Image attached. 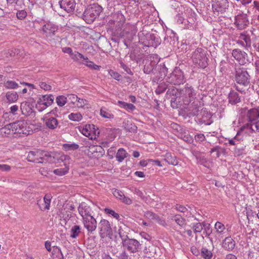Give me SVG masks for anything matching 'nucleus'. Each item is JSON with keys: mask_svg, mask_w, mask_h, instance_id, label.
Returning <instances> with one entry per match:
<instances>
[{"mask_svg": "<svg viewBox=\"0 0 259 259\" xmlns=\"http://www.w3.org/2000/svg\"><path fill=\"white\" fill-rule=\"evenodd\" d=\"M215 229L217 230V231L219 233H222L225 229V228L224 225L222 223L218 222L215 224Z\"/></svg>", "mask_w": 259, "mask_h": 259, "instance_id": "57", "label": "nucleus"}, {"mask_svg": "<svg viewBox=\"0 0 259 259\" xmlns=\"http://www.w3.org/2000/svg\"><path fill=\"white\" fill-rule=\"evenodd\" d=\"M12 123L6 125L5 126L0 128V135L3 137H8L13 135Z\"/></svg>", "mask_w": 259, "mask_h": 259, "instance_id": "27", "label": "nucleus"}, {"mask_svg": "<svg viewBox=\"0 0 259 259\" xmlns=\"http://www.w3.org/2000/svg\"><path fill=\"white\" fill-rule=\"evenodd\" d=\"M54 96L52 95H43L37 101L36 105L39 111H42L53 103Z\"/></svg>", "mask_w": 259, "mask_h": 259, "instance_id": "11", "label": "nucleus"}, {"mask_svg": "<svg viewBox=\"0 0 259 259\" xmlns=\"http://www.w3.org/2000/svg\"><path fill=\"white\" fill-rule=\"evenodd\" d=\"M63 147L66 150H74L77 149L79 148V146L75 143L65 144L63 145Z\"/></svg>", "mask_w": 259, "mask_h": 259, "instance_id": "49", "label": "nucleus"}, {"mask_svg": "<svg viewBox=\"0 0 259 259\" xmlns=\"http://www.w3.org/2000/svg\"><path fill=\"white\" fill-rule=\"evenodd\" d=\"M206 226H207V225L204 223L201 224L199 223H197L195 224V225H194V226L193 227L194 232L196 233H200L203 230V227L204 228V229H206V228H205Z\"/></svg>", "mask_w": 259, "mask_h": 259, "instance_id": "44", "label": "nucleus"}, {"mask_svg": "<svg viewBox=\"0 0 259 259\" xmlns=\"http://www.w3.org/2000/svg\"><path fill=\"white\" fill-rule=\"evenodd\" d=\"M52 257L53 259H64V256L59 247L53 246Z\"/></svg>", "mask_w": 259, "mask_h": 259, "instance_id": "31", "label": "nucleus"}, {"mask_svg": "<svg viewBox=\"0 0 259 259\" xmlns=\"http://www.w3.org/2000/svg\"><path fill=\"white\" fill-rule=\"evenodd\" d=\"M201 255L204 259H211L212 257V253L206 248L202 247L201 250Z\"/></svg>", "mask_w": 259, "mask_h": 259, "instance_id": "38", "label": "nucleus"}, {"mask_svg": "<svg viewBox=\"0 0 259 259\" xmlns=\"http://www.w3.org/2000/svg\"><path fill=\"white\" fill-rule=\"evenodd\" d=\"M6 97L8 102L9 103L15 102L18 99V95L16 92L13 91L8 92Z\"/></svg>", "mask_w": 259, "mask_h": 259, "instance_id": "32", "label": "nucleus"}, {"mask_svg": "<svg viewBox=\"0 0 259 259\" xmlns=\"http://www.w3.org/2000/svg\"><path fill=\"white\" fill-rule=\"evenodd\" d=\"M90 152L92 153V154H94V153L96 152L97 153H98V152H99V153H100V154H98L97 156H99V155H103V153H102V151L101 150H103L102 149V148L100 146H92V147H90Z\"/></svg>", "mask_w": 259, "mask_h": 259, "instance_id": "52", "label": "nucleus"}, {"mask_svg": "<svg viewBox=\"0 0 259 259\" xmlns=\"http://www.w3.org/2000/svg\"><path fill=\"white\" fill-rule=\"evenodd\" d=\"M102 7L97 4L88 6L82 15V19L88 23L91 24L102 12Z\"/></svg>", "mask_w": 259, "mask_h": 259, "instance_id": "3", "label": "nucleus"}, {"mask_svg": "<svg viewBox=\"0 0 259 259\" xmlns=\"http://www.w3.org/2000/svg\"><path fill=\"white\" fill-rule=\"evenodd\" d=\"M70 57L74 61H78L80 59H82L83 60H88L87 57H84L82 54L77 51L73 52Z\"/></svg>", "mask_w": 259, "mask_h": 259, "instance_id": "37", "label": "nucleus"}, {"mask_svg": "<svg viewBox=\"0 0 259 259\" xmlns=\"http://www.w3.org/2000/svg\"><path fill=\"white\" fill-rule=\"evenodd\" d=\"M95 126L94 125V124H88V125H85V126L82 128V134L89 138L91 140H93V139H95L96 138V137H93L92 135H91V128H92L93 130H95Z\"/></svg>", "mask_w": 259, "mask_h": 259, "instance_id": "29", "label": "nucleus"}, {"mask_svg": "<svg viewBox=\"0 0 259 259\" xmlns=\"http://www.w3.org/2000/svg\"><path fill=\"white\" fill-rule=\"evenodd\" d=\"M4 87L7 89H16L19 87L18 84L12 80H8L5 82Z\"/></svg>", "mask_w": 259, "mask_h": 259, "instance_id": "48", "label": "nucleus"}, {"mask_svg": "<svg viewBox=\"0 0 259 259\" xmlns=\"http://www.w3.org/2000/svg\"><path fill=\"white\" fill-rule=\"evenodd\" d=\"M68 169L69 168L66 166V164H65V167L64 168H57L55 169L53 172L56 175L62 176L67 173Z\"/></svg>", "mask_w": 259, "mask_h": 259, "instance_id": "41", "label": "nucleus"}, {"mask_svg": "<svg viewBox=\"0 0 259 259\" xmlns=\"http://www.w3.org/2000/svg\"><path fill=\"white\" fill-rule=\"evenodd\" d=\"M239 38L243 40L246 47L250 48L251 47V39L249 35L246 34L245 33H241L239 36Z\"/></svg>", "mask_w": 259, "mask_h": 259, "instance_id": "36", "label": "nucleus"}, {"mask_svg": "<svg viewBox=\"0 0 259 259\" xmlns=\"http://www.w3.org/2000/svg\"><path fill=\"white\" fill-rule=\"evenodd\" d=\"M109 73L113 78L117 80H120L121 77V75H120L118 73L112 70H110L109 71Z\"/></svg>", "mask_w": 259, "mask_h": 259, "instance_id": "58", "label": "nucleus"}, {"mask_svg": "<svg viewBox=\"0 0 259 259\" xmlns=\"http://www.w3.org/2000/svg\"><path fill=\"white\" fill-rule=\"evenodd\" d=\"M166 94L171 97V103L175 105L189 104L196 98V92L194 88L189 84L187 83L181 89H177L174 86L168 88Z\"/></svg>", "mask_w": 259, "mask_h": 259, "instance_id": "1", "label": "nucleus"}, {"mask_svg": "<svg viewBox=\"0 0 259 259\" xmlns=\"http://www.w3.org/2000/svg\"><path fill=\"white\" fill-rule=\"evenodd\" d=\"M87 104L88 101L82 98H78V100H77V102L76 103L75 107L82 108L85 105Z\"/></svg>", "mask_w": 259, "mask_h": 259, "instance_id": "50", "label": "nucleus"}, {"mask_svg": "<svg viewBox=\"0 0 259 259\" xmlns=\"http://www.w3.org/2000/svg\"><path fill=\"white\" fill-rule=\"evenodd\" d=\"M39 86L45 91H50L52 89L51 85L45 82H40Z\"/></svg>", "mask_w": 259, "mask_h": 259, "instance_id": "59", "label": "nucleus"}, {"mask_svg": "<svg viewBox=\"0 0 259 259\" xmlns=\"http://www.w3.org/2000/svg\"><path fill=\"white\" fill-rule=\"evenodd\" d=\"M156 66L155 63L153 61L147 62L144 65L143 71L146 74L153 73L154 67Z\"/></svg>", "mask_w": 259, "mask_h": 259, "instance_id": "30", "label": "nucleus"}, {"mask_svg": "<svg viewBox=\"0 0 259 259\" xmlns=\"http://www.w3.org/2000/svg\"><path fill=\"white\" fill-rule=\"evenodd\" d=\"M84 227L87 229L88 231L92 233L97 228V221L96 219L91 216L88 218H85L82 219Z\"/></svg>", "mask_w": 259, "mask_h": 259, "instance_id": "14", "label": "nucleus"}, {"mask_svg": "<svg viewBox=\"0 0 259 259\" xmlns=\"http://www.w3.org/2000/svg\"><path fill=\"white\" fill-rule=\"evenodd\" d=\"M195 139L196 141L202 142L204 141L205 138L203 134H199L195 136Z\"/></svg>", "mask_w": 259, "mask_h": 259, "instance_id": "62", "label": "nucleus"}, {"mask_svg": "<svg viewBox=\"0 0 259 259\" xmlns=\"http://www.w3.org/2000/svg\"><path fill=\"white\" fill-rule=\"evenodd\" d=\"M139 41L145 46L156 48L160 44L161 40L159 37H156L154 34L146 33L141 31L138 33Z\"/></svg>", "mask_w": 259, "mask_h": 259, "instance_id": "4", "label": "nucleus"}, {"mask_svg": "<svg viewBox=\"0 0 259 259\" xmlns=\"http://www.w3.org/2000/svg\"><path fill=\"white\" fill-rule=\"evenodd\" d=\"M123 247L130 253H136L141 249V244L135 239H128L122 243Z\"/></svg>", "mask_w": 259, "mask_h": 259, "instance_id": "10", "label": "nucleus"}, {"mask_svg": "<svg viewBox=\"0 0 259 259\" xmlns=\"http://www.w3.org/2000/svg\"><path fill=\"white\" fill-rule=\"evenodd\" d=\"M129 232L130 228L126 225H123V226L120 227L118 230V234L121 239V243L123 242L124 240H126V239H129Z\"/></svg>", "mask_w": 259, "mask_h": 259, "instance_id": "23", "label": "nucleus"}, {"mask_svg": "<svg viewBox=\"0 0 259 259\" xmlns=\"http://www.w3.org/2000/svg\"><path fill=\"white\" fill-rule=\"evenodd\" d=\"M192 59L193 63L199 67L204 68L207 66V58L204 51L201 48H197L193 52Z\"/></svg>", "mask_w": 259, "mask_h": 259, "instance_id": "6", "label": "nucleus"}, {"mask_svg": "<svg viewBox=\"0 0 259 259\" xmlns=\"http://www.w3.org/2000/svg\"><path fill=\"white\" fill-rule=\"evenodd\" d=\"M11 166L7 164H0V170L2 171H8L10 170Z\"/></svg>", "mask_w": 259, "mask_h": 259, "instance_id": "63", "label": "nucleus"}, {"mask_svg": "<svg viewBox=\"0 0 259 259\" xmlns=\"http://www.w3.org/2000/svg\"><path fill=\"white\" fill-rule=\"evenodd\" d=\"M58 26L55 24L48 23L44 25L42 30L43 34L46 37H52L55 35V33L58 30Z\"/></svg>", "mask_w": 259, "mask_h": 259, "instance_id": "16", "label": "nucleus"}, {"mask_svg": "<svg viewBox=\"0 0 259 259\" xmlns=\"http://www.w3.org/2000/svg\"><path fill=\"white\" fill-rule=\"evenodd\" d=\"M59 5L62 9L69 13L74 10L76 3L74 0H61Z\"/></svg>", "mask_w": 259, "mask_h": 259, "instance_id": "18", "label": "nucleus"}, {"mask_svg": "<svg viewBox=\"0 0 259 259\" xmlns=\"http://www.w3.org/2000/svg\"><path fill=\"white\" fill-rule=\"evenodd\" d=\"M80 227L78 225L73 226L70 230V237L72 238H76L80 233Z\"/></svg>", "mask_w": 259, "mask_h": 259, "instance_id": "35", "label": "nucleus"}, {"mask_svg": "<svg viewBox=\"0 0 259 259\" xmlns=\"http://www.w3.org/2000/svg\"><path fill=\"white\" fill-rule=\"evenodd\" d=\"M228 98L229 102L231 104H236L241 101L238 94L234 91H232L230 93Z\"/></svg>", "mask_w": 259, "mask_h": 259, "instance_id": "28", "label": "nucleus"}, {"mask_svg": "<svg viewBox=\"0 0 259 259\" xmlns=\"http://www.w3.org/2000/svg\"><path fill=\"white\" fill-rule=\"evenodd\" d=\"M122 198L120 200L122 202L127 205H130L132 204L133 200L129 197H126L125 195L122 197Z\"/></svg>", "mask_w": 259, "mask_h": 259, "instance_id": "61", "label": "nucleus"}, {"mask_svg": "<svg viewBox=\"0 0 259 259\" xmlns=\"http://www.w3.org/2000/svg\"><path fill=\"white\" fill-rule=\"evenodd\" d=\"M183 72L179 68H176L166 78V81L174 85H180L185 82Z\"/></svg>", "mask_w": 259, "mask_h": 259, "instance_id": "7", "label": "nucleus"}, {"mask_svg": "<svg viewBox=\"0 0 259 259\" xmlns=\"http://www.w3.org/2000/svg\"><path fill=\"white\" fill-rule=\"evenodd\" d=\"M172 220H174L176 223L180 226H183L185 224V220L180 215L176 214L173 217Z\"/></svg>", "mask_w": 259, "mask_h": 259, "instance_id": "43", "label": "nucleus"}, {"mask_svg": "<svg viewBox=\"0 0 259 259\" xmlns=\"http://www.w3.org/2000/svg\"><path fill=\"white\" fill-rule=\"evenodd\" d=\"M27 16L26 12L24 10H21L17 13V17L18 19L22 20Z\"/></svg>", "mask_w": 259, "mask_h": 259, "instance_id": "60", "label": "nucleus"}, {"mask_svg": "<svg viewBox=\"0 0 259 259\" xmlns=\"http://www.w3.org/2000/svg\"><path fill=\"white\" fill-rule=\"evenodd\" d=\"M42 150L37 149L34 151H31L28 153L27 159L28 161L37 163H43L44 161L42 159Z\"/></svg>", "mask_w": 259, "mask_h": 259, "instance_id": "12", "label": "nucleus"}, {"mask_svg": "<svg viewBox=\"0 0 259 259\" xmlns=\"http://www.w3.org/2000/svg\"><path fill=\"white\" fill-rule=\"evenodd\" d=\"M20 109L22 114L25 116H29L33 113L32 106L29 102H22Z\"/></svg>", "mask_w": 259, "mask_h": 259, "instance_id": "22", "label": "nucleus"}, {"mask_svg": "<svg viewBox=\"0 0 259 259\" xmlns=\"http://www.w3.org/2000/svg\"><path fill=\"white\" fill-rule=\"evenodd\" d=\"M112 193L113 195L120 201L122 198V197L124 195L123 192L117 189L114 190Z\"/></svg>", "mask_w": 259, "mask_h": 259, "instance_id": "53", "label": "nucleus"}, {"mask_svg": "<svg viewBox=\"0 0 259 259\" xmlns=\"http://www.w3.org/2000/svg\"><path fill=\"white\" fill-rule=\"evenodd\" d=\"M78 211L82 217V219L93 216L92 213L93 211L92 208L85 202H82L79 205Z\"/></svg>", "mask_w": 259, "mask_h": 259, "instance_id": "15", "label": "nucleus"}, {"mask_svg": "<svg viewBox=\"0 0 259 259\" xmlns=\"http://www.w3.org/2000/svg\"><path fill=\"white\" fill-rule=\"evenodd\" d=\"M247 128L251 130L252 131H259V120H255Z\"/></svg>", "mask_w": 259, "mask_h": 259, "instance_id": "56", "label": "nucleus"}, {"mask_svg": "<svg viewBox=\"0 0 259 259\" xmlns=\"http://www.w3.org/2000/svg\"><path fill=\"white\" fill-rule=\"evenodd\" d=\"M232 55L236 60L241 62L243 64L244 63L243 59H245L247 56L246 52L238 49H234L232 51Z\"/></svg>", "mask_w": 259, "mask_h": 259, "instance_id": "20", "label": "nucleus"}, {"mask_svg": "<svg viewBox=\"0 0 259 259\" xmlns=\"http://www.w3.org/2000/svg\"><path fill=\"white\" fill-rule=\"evenodd\" d=\"M68 118L71 120L74 121H79L82 119V116L80 113H72L69 115Z\"/></svg>", "mask_w": 259, "mask_h": 259, "instance_id": "42", "label": "nucleus"}, {"mask_svg": "<svg viewBox=\"0 0 259 259\" xmlns=\"http://www.w3.org/2000/svg\"><path fill=\"white\" fill-rule=\"evenodd\" d=\"M235 241L231 237H227L222 242V247L228 251L232 250L235 246Z\"/></svg>", "mask_w": 259, "mask_h": 259, "instance_id": "21", "label": "nucleus"}, {"mask_svg": "<svg viewBox=\"0 0 259 259\" xmlns=\"http://www.w3.org/2000/svg\"><path fill=\"white\" fill-rule=\"evenodd\" d=\"M68 104L71 107H75L76 103L77 102V100H78V97L74 94H71L68 96Z\"/></svg>", "mask_w": 259, "mask_h": 259, "instance_id": "39", "label": "nucleus"}, {"mask_svg": "<svg viewBox=\"0 0 259 259\" xmlns=\"http://www.w3.org/2000/svg\"><path fill=\"white\" fill-rule=\"evenodd\" d=\"M246 117L248 122L246 124V126L248 128L259 117V111L255 108L251 109L248 110Z\"/></svg>", "mask_w": 259, "mask_h": 259, "instance_id": "17", "label": "nucleus"}, {"mask_svg": "<svg viewBox=\"0 0 259 259\" xmlns=\"http://www.w3.org/2000/svg\"><path fill=\"white\" fill-rule=\"evenodd\" d=\"M12 123L13 136L15 138L20 137L22 135H28L26 129V123L24 121H18Z\"/></svg>", "mask_w": 259, "mask_h": 259, "instance_id": "8", "label": "nucleus"}, {"mask_svg": "<svg viewBox=\"0 0 259 259\" xmlns=\"http://www.w3.org/2000/svg\"><path fill=\"white\" fill-rule=\"evenodd\" d=\"M52 199V196L51 194H46L42 200L43 202H44V204H45V207L42 208V209H47V210L50 209V203Z\"/></svg>", "mask_w": 259, "mask_h": 259, "instance_id": "40", "label": "nucleus"}, {"mask_svg": "<svg viewBox=\"0 0 259 259\" xmlns=\"http://www.w3.org/2000/svg\"><path fill=\"white\" fill-rule=\"evenodd\" d=\"M250 75L246 70L241 68L236 70L235 80L237 84H235L236 90L241 93L244 92V88L250 84Z\"/></svg>", "mask_w": 259, "mask_h": 259, "instance_id": "2", "label": "nucleus"}, {"mask_svg": "<svg viewBox=\"0 0 259 259\" xmlns=\"http://www.w3.org/2000/svg\"><path fill=\"white\" fill-rule=\"evenodd\" d=\"M86 62L85 63H82V64L85 65L87 67L90 68L93 70H99L101 68L100 66L97 65L92 61H89L88 60H85Z\"/></svg>", "mask_w": 259, "mask_h": 259, "instance_id": "46", "label": "nucleus"}, {"mask_svg": "<svg viewBox=\"0 0 259 259\" xmlns=\"http://www.w3.org/2000/svg\"><path fill=\"white\" fill-rule=\"evenodd\" d=\"M99 235L101 238L110 237L112 234V229L110 222L105 219H102L99 224Z\"/></svg>", "mask_w": 259, "mask_h": 259, "instance_id": "9", "label": "nucleus"}, {"mask_svg": "<svg viewBox=\"0 0 259 259\" xmlns=\"http://www.w3.org/2000/svg\"><path fill=\"white\" fill-rule=\"evenodd\" d=\"M115 16L116 17V21L117 22L120 24H123V23H124L125 21V18L123 14L121 12V11H118V12H117L116 14H115Z\"/></svg>", "mask_w": 259, "mask_h": 259, "instance_id": "47", "label": "nucleus"}, {"mask_svg": "<svg viewBox=\"0 0 259 259\" xmlns=\"http://www.w3.org/2000/svg\"><path fill=\"white\" fill-rule=\"evenodd\" d=\"M105 211L107 213L111 214L112 216H113L114 218L116 219L117 220H120L119 218V214L115 212L113 210L109 208H105Z\"/></svg>", "mask_w": 259, "mask_h": 259, "instance_id": "55", "label": "nucleus"}, {"mask_svg": "<svg viewBox=\"0 0 259 259\" xmlns=\"http://www.w3.org/2000/svg\"><path fill=\"white\" fill-rule=\"evenodd\" d=\"M42 153L43 154H42L41 161H44V163H56L57 160L64 161L70 159L69 156L58 152L42 150Z\"/></svg>", "mask_w": 259, "mask_h": 259, "instance_id": "5", "label": "nucleus"}, {"mask_svg": "<svg viewBox=\"0 0 259 259\" xmlns=\"http://www.w3.org/2000/svg\"><path fill=\"white\" fill-rule=\"evenodd\" d=\"M56 103L60 107L63 106L67 102V98L64 96H59L56 98Z\"/></svg>", "mask_w": 259, "mask_h": 259, "instance_id": "45", "label": "nucleus"}, {"mask_svg": "<svg viewBox=\"0 0 259 259\" xmlns=\"http://www.w3.org/2000/svg\"><path fill=\"white\" fill-rule=\"evenodd\" d=\"M45 125L50 130H54L57 127L59 124V121L54 117L47 116L43 118Z\"/></svg>", "mask_w": 259, "mask_h": 259, "instance_id": "19", "label": "nucleus"}, {"mask_svg": "<svg viewBox=\"0 0 259 259\" xmlns=\"http://www.w3.org/2000/svg\"><path fill=\"white\" fill-rule=\"evenodd\" d=\"M226 152V150L224 148H222L221 147L219 146H216L211 149L210 151V153H212L213 152H215V157L218 158L219 157L221 154H225Z\"/></svg>", "mask_w": 259, "mask_h": 259, "instance_id": "33", "label": "nucleus"}, {"mask_svg": "<svg viewBox=\"0 0 259 259\" xmlns=\"http://www.w3.org/2000/svg\"><path fill=\"white\" fill-rule=\"evenodd\" d=\"M163 156L164 157V160L168 164L173 165H178V161L175 154L169 152H167Z\"/></svg>", "mask_w": 259, "mask_h": 259, "instance_id": "26", "label": "nucleus"}, {"mask_svg": "<svg viewBox=\"0 0 259 259\" xmlns=\"http://www.w3.org/2000/svg\"><path fill=\"white\" fill-rule=\"evenodd\" d=\"M166 88L165 87V85H159L158 88L156 90V93L157 94H160L163 92H164Z\"/></svg>", "mask_w": 259, "mask_h": 259, "instance_id": "64", "label": "nucleus"}, {"mask_svg": "<svg viewBox=\"0 0 259 259\" xmlns=\"http://www.w3.org/2000/svg\"><path fill=\"white\" fill-rule=\"evenodd\" d=\"M198 104V101H193L192 102H190L189 104H187L188 106V108L190 111L189 113L190 114L193 116L197 115L198 114L199 108Z\"/></svg>", "mask_w": 259, "mask_h": 259, "instance_id": "24", "label": "nucleus"}, {"mask_svg": "<svg viewBox=\"0 0 259 259\" xmlns=\"http://www.w3.org/2000/svg\"><path fill=\"white\" fill-rule=\"evenodd\" d=\"M127 153L125 150L123 148H120L116 155L117 160L119 162L122 161L126 157Z\"/></svg>", "mask_w": 259, "mask_h": 259, "instance_id": "34", "label": "nucleus"}, {"mask_svg": "<svg viewBox=\"0 0 259 259\" xmlns=\"http://www.w3.org/2000/svg\"><path fill=\"white\" fill-rule=\"evenodd\" d=\"M100 115L102 117H103L104 118H106L111 119V118H114L113 114H112L108 112H107L103 108H101L100 110Z\"/></svg>", "mask_w": 259, "mask_h": 259, "instance_id": "51", "label": "nucleus"}, {"mask_svg": "<svg viewBox=\"0 0 259 259\" xmlns=\"http://www.w3.org/2000/svg\"><path fill=\"white\" fill-rule=\"evenodd\" d=\"M234 24L238 29H244L249 24L247 15L242 14L237 15L235 18Z\"/></svg>", "mask_w": 259, "mask_h": 259, "instance_id": "13", "label": "nucleus"}, {"mask_svg": "<svg viewBox=\"0 0 259 259\" xmlns=\"http://www.w3.org/2000/svg\"><path fill=\"white\" fill-rule=\"evenodd\" d=\"M144 215L146 218L150 220H156V219H158L157 215L150 211H146Z\"/></svg>", "mask_w": 259, "mask_h": 259, "instance_id": "54", "label": "nucleus"}, {"mask_svg": "<svg viewBox=\"0 0 259 259\" xmlns=\"http://www.w3.org/2000/svg\"><path fill=\"white\" fill-rule=\"evenodd\" d=\"M123 126L126 132L135 133L137 130V126L131 119L124 120L123 122Z\"/></svg>", "mask_w": 259, "mask_h": 259, "instance_id": "25", "label": "nucleus"}]
</instances>
